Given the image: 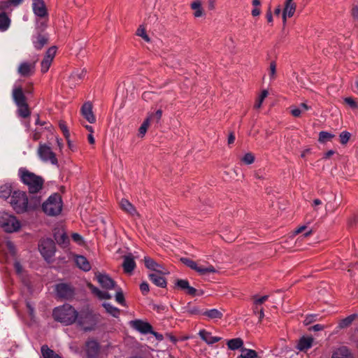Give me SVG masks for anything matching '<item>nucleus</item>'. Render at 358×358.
I'll use <instances>...</instances> for the list:
<instances>
[{
	"instance_id": "obj_11",
	"label": "nucleus",
	"mask_w": 358,
	"mask_h": 358,
	"mask_svg": "<svg viewBox=\"0 0 358 358\" xmlns=\"http://www.w3.org/2000/svg\"><path fill=\"white\" fill-rule=\"evenodd\" d=\"M145 266L153 273H158L159 274H169V272L162 264L157 263L154 259L149 257H144Z\"/></svg>"
},
{
	"instance_id": "obj_30",
	"label": "nucleus",
	"mask_w": 358,
	"mask_h": 358,
	"mask_svg": "<svg viewBox=\"0 0 358 358\" xmlns=\"http://www.w3.org/2000/svg\"><path fill=\"white\" fill-rule=\"evenodd\" d=\"M191 8L194 10L195 17H201L204 15V11L201 6V2L199 0H195L191 3Z\"/></svg>"
},
{
	"instance_id": "obj_12",
	"label": "nucleus",
	"mask_w": 358,
	"mask_h": 358,
	"mask_svg": "<svg viewBox=\"0 0 358 358\" xmlns=\"http://www.w3.org/2000/svg\"><path fill=\"white\" fill-rule=\"evenodd\" d=\"M86 358H97L99 353V344L94 340L90 339L85 343Z\"/></svg>"
},
{
	"instance_id": "obj_61",
	"label": "nucleus",
	"mask_w": 358,
	"mask_h": 358,
	"mask_svg": "<svg viewBox=\"0 0 358 358\" xmlns=\"http://www.w3.org/2000/svg\"><path fill=\"white\" fill-rule=\"evenodd\" d=\"M352 15L354 18L358 19V6L353 7L352 10Z\"/></svg>"
},
{
	"instance_id": "obj_2",
	"label": "nucleus",
	"mask_w": 358,
	"mask_h": 358,
	"mask_svg": "<svg viewBox=\"0 0 358 358\" xmlns=\"http://www.w3.org/2000/svg\"><path fill=\"white\" fill-rule=\"evenodd\" d=\"M10 203L17 213H23L36 208L40 204V201L38 199L29 201L24 192L14 191Z\"/></svg>"
},
{
	"instance_id": "obj_52",
	"label": "nucleus",
	"mask_w": 358,
	"mask_h": 358,
	"mask_svg": "<svg viewBox=\"0 0 358 358\" xmlns=\"http://www.w3.org/2000/svg\"><path fill=\"white\" fill-rule=\"evenodd\" d=\"M59 126L60 129L62 131L65 138H69L70 133H69V131L67 128L66 123L63 121H60L59 123Z\"/></svg>"
},
{
	"instance_id": "obj_1",
	"label": "nucleus",
	"mask_w": 358,
	"mask_h": 358,
	"mask_svg": "<svg viewBox=\"0 0 358 358\" xmlns=\"http://www.w3.org/2000/svg\"><path fill=\"white\" fill-rule=\"evenodd\" d=\"M54 319L66 325L73 324L76 320L85 331L92 330L95 325L94 317L91 313L81 312L80 314L69 304H64L54 309Z\"/></svg>"
},
{
	"instance_id": "obj_10",
	"label": "nucleus",
	"mask_w": 358,
	"mask_h": 358,
	"mask_svg": "<svg viewBox=\"0 0 358 358\" xmlns=\"http://www.w3.org/2000/svg\"><path fill=\"white\" fill-rule=\"evenodd\" d=\"M96 279L101 287L106 290L115 289V282L106 273H96Z\"/></svg>"
},
{
	"instance_id": "obj_13",
	"label": "nucleus",
	"mask_w": 358,
	"mask_h": 358,
	"mask_svg": "<svg viewBox=\"0 0 358 358\" xmlns=\"http://www.w3.org/2000/svg\"><path fill=\"white\" fill-rule=\"evenodd\" d=\"M296 8V5L294 0H285V8L282 11V21L285 24L287 17H291L294 15Z\"/></svg>"
},
{
	"instance_id": "obj_33",
	"label": "nucleus",
	"mask_w": 358,
	"mask_h": 358,
	"mask_svg": "<svg viewBox=\"0 0 358 358\" xmlns=\"http://www.w3.org/2000/svg\"><path fill=\"white\" fill-rule=\"evenodd\" d=\"M243 345V341L240 338H233L227 342L228 348L231 350H238L242 348Z\"/></svg>"
},
{
	"instance_id": "obj_38",
	"label": "nucleus",
	"mask_w": 358,
	"mask_h": 358,
	"mask_svg": "<svg viewBox=\"0 0 358 358\" xmlns=\"http://www.w3.org/2000/svg\"><path fill=\"white\" fill-rule=\"evenodd\" d=\"M103 306L105 308L106 312L113 317H118L120 314V310L110 304V303H103Z\"/></svg>"
},
{
	"instance_id": "obj_36",
	"label": "nucleus",
	"mask_w": 358,
	"mask_h": 358,
	"mask_svg": "<svg viewBox=\"0 0 358 358\" xmlns=\"http://www.w3.org/2000/svg\"><path fill=\"white\" fill-rule=\"evenodd\" d=\"M12 192V185L10 183H6L0 187V196L3 199H8Z\"/></svg>"
},
{
	"instance_id": "obj_50",
	"label": "nucleus",
	"mask_w": 358,
	"mask_h": 358,
	"mask_svg": "<svg viewBox=\"0 0 358 358\" xmlns=\"http://www.w3.org/2000/svg\"><path fill=\"white\" fill-rule=\"evenodd\" d=\"M306 229H307L306 226H301L294 231L293 234L296 235V234H299L303 232V231H306V232L304 234V236L307 237L312 234V230L311 229L306 230Z\"/></svg>"
},
{
	"instance_id": "obj_41",
	"label": "nucleus",
	"mask_w": 358,
	"mask_h": 358,
	"mask_svg": "<svg viewBox=\"0 0 358 358\" xmlns=\"http://www.w3.org/2000/svg\"><path fill=\"white\" fill-rule=\"evenodd\" d=\"M18 109L17 112L20 116L22 117H27L30 115V111L28 108L27 103H24L20 105H17Z\"/></svg>"
},
{
	"instance_id": "obj_48",
	"label": "nucleus",
	"mask_w": 358,
	"mask_h": 358,
	"mask_svg": "<svg viewBox=\"0 0 358 358\" xmlns=\"http://www.w3.org/2000/svg\"><path fill=\"white\" fill-rule=\"evenodd\" d=\"M350 136L351 134L350 132L346 131H342L339 135L341 143L343 145H345L349 141Z\"/></svg>"
},
{
	"instance_id": "obj_26",
	"label": "nucleus",
	"mask_w": 358,
	"mask_h": 358,
	"mask_svg": "<svg viewBox=\"0 0 358 358\" xmlns=\"http://www.w3.org/2000/svg\"><path fill=\"white\" fill-rule=\"evenodd\" d=\"M313 338L310 336H303L299 341L297 349L300 351H306L312 347Z\"/></svg>"
},
{
	"instance_id": "obj_44",
	"label": "nucleus",
	"mask_w": 358,
	"mask_h": 358,
	"mask_svg": "<svg viewBox=\"0 0 358 358\" xmlns=\"http://www.w3.org/2000/svg\"><path fill=\"white\" fill-rule=\"evenodd\" d=\"M136 35L141 37L146 42L150 41V38L146 34L145 29L143 25L139 26V27L137 29Z\"/></svg>"
},
{
	"instance_id": "obj_54",
	"label": "nucleus",
	"mask_w": 358,
	"mask_h": 358,
	"mask_svg": "<svg viewBox=\"0 0 358 358\" xmlns=\"http://www.w3.org/2000/svg\"><path fill=\"white\" fill-rule=\"evenodd\" d=\"M344 101L352 108H358V103L352 98L346 97V98H345Z\"/></svg>"
},
{
	"instance_id": "obj_43",
	"label": "nucleus",
	"mask_w": 358,
	"mask_h": 358,
	"mask_svg": "<svg viewBox=\"0 0 358 358\" xmlns=\"http://www.w3.org/2000/svg\"><path fill=\"white\" fill-rule=\"evenodd\" d=\"M356 317V315H350L345 317V319L342 320L338 324L339 328L343 329L352 324V322L354 321L355 318Z\"/></svg>"
},
{
	"instance_id": "obj_7",
	"label": "nucleus",
	"mask_w": 358,
	"mask_h": 358,
	"mask_svg": "<svg viewBox=\"0 0 358 358\" xmlns=\"http://www.w3.org/2000/svg\"><path fill=\"white\" fill-rule=\"evenodd\" d=\"M38 155L43 162L50 163L52 165L57 164L58 161L56 155L50 146L45 144H40L38 148Z\"/></svg>"
},
{
	"instance_id": "obj_34",
	"label": "nucleus",
	"mask_w": 358,
	"mask_h": 358,
	"mask_svg": "<svg viewBox=\"0 0 358 358\" xmlns=\"http://www.w3.org/2000/svg\"><path fill=\"white\" fill-rule=\"evenodd\" d=\"M10 24V18L4 13H0V31H6Z\"/></svg>"
},
{
	"instance_id": "obj_4",
	"label": "nucleus",
	"mask_w": 358,
	"mask_h": 358,
	"mask_svg": "<svg viewBox=\"0 0 358 358\" xmlns=\"http://www.w3.org/2000/svg\"><path fill=\"white\" fill-rule=\"evenodd\" d=\"M43 210L45 214L50 216L59 215L62 210V201L59 194H54L49 196L43 204Z\"/></svg>"
},
{
	"instance_id": "obj_45",
	"label": "nucleus",
	"mask_w": 358,
	"mask_h": 358,
	"mask_svg": "<svg viewBox=\"0 0 358 358\" xmlns=\"http://www.w3.org/2000/svg\"><path fill=\"white\" fill-rule=\"evenodd\" d=\"M268 92L266 90H264L262 92L261 94L257 98V99L255 103V108H259L262 106L264 100L268 96Z\"/></svg>"
},
{
	"instance_id": "obj_35",
	"label": "nucleus",
	"mask_w": 358,
	"mask_h": 358,
	"mask_svg": "<svg viewBox=\"0 0 358 358\" xmlns=\"http://www.w3.org/2000/svg\"><path fill=\"white\" fill-rule=\"evenodd\" d=\"M41 353L43 358H61L59 355L56 354L47 345H43L41 347Z\"/></svg>"
},
{
	"instance_id": "obj_32",
	"label": "nucleus",
	"mask_w": 358,
	"mask_h": 358,
	"mask_svg": "<svg viewBox=\"0 0 358 358\" xmlns=\"http://www.w3.org/2000/svg\"><path fill=\"white\" fill-rule=\"evenodd\" d=\"M309 109L310 106H308L306 103H302L297 107H292L290 112L294 117H298Z\"/></svg>"
},
{
	"instance_id": "obj_20",
	"label": "nucleus",
	"mask_w": 358,
	"mask_h": 358,
	"mask_svg": "<svg viewBox=\"0 0 358 358\" xmlns=\"http://www.w3.org/2000/svg\"><path fill=\"white\" fill-rule=\"evenodd\" d=\"M202 315L208 320L217 321L222 319L223 317V313L222 310L212 308L203 311L202 313Z\"/></svg>"
},
{
	"instance_id": "obj_21",
	"label": "nucleus",
	"mask_w": 358,
	"mask_h": 358,
	"mask_svg": "<svg viewBox=\"0 0 358 358\" xmlns=\"http://www.w3.org/2000/svg\"><path fill=\"white\" fill-rule=\"evenodd\" d=\"M12 95L16 105L26 103L25 96L22 92V89L20 85H14Z\"/></svg>"
},
{
	"instance_id": "obj_23",
	"label": "nucleus",
	"mask_w": 358,
	"mask_h": 358,
	"mask_svg": "<svg viewBox=\"0 0 358 358\" xmlns=\"http://www.w3.org/2000/svg\"><path fill=\"white\" fill-rule=\"evenodd\" d=\"M166 274H159L158 273H149V279L157 286L159 287H165L166 286V280L164 275Z\"/></svg>"
},
{
	"instance_id": "obj_28",
	"label": "nucleus",
	"mask_w": 358,
	"mask_h": 358,
	"mask_svg": "<svg viewBox=\"0 0 358 358\" xmlns=\"http://www.w3.org/2000/svg\"><path fill=\"white\" fill-rule=\"evenodd\" d=\"M75 262L77 266L84 271H88L91 268V266L87 259L82 255H78L75 257Z\"/></svg>"
},
{
	"instance_id": "obj_16",
	"label": "nucleus",
	"mask_w": 358,
	"mask_h": 358,
	"mask_svg": "<svg viewBox=\"0 0 358 358\" xmlns=\"http://www.w3.org/2000/svg\"><path fill=\"white\" fill-rule=\"evenodd\" d=\"M35 63L22 62L18 67V73L24 77H27L34 72Z\"/></svg>"
},
{
	"instance_id": "obj_63",
	"label": "nucleus",
	"mask_w": 358,
	"mask_h": 358,
	"mask_svg": "<svg viewBox=\"0 0 358 358\" xmlns=\"http://www.w3.org/2000/svg\"><path fill=\"white\" fill-rule=\"evenodd\" d=\"M252 16H258L260 15V10L257 8V7H255L252 10Z\"/></svg>"
},
{
	"instance_id": "obj_15",
	"label": "nucleus",
	"mask_w": 358,
	"mask_h": 358,
	"mask_svg": "<svg viewBox=\"0 0 358 358\" xmlns=\"http://www.w3.org/2000/svg\"><path fill=\"white\" fill-rule=\"evenodd\" d=\"M33 11L40 17H44L48 15L47 9L43 0H33Z\"/></svg>"
},
{
	"instance_id": "obj_3",
	"label": "nucleus",
	"mask_w": 358,
	"mask_h": 358,
	"mask_svg": "<svg viewBox=\"0 0 358 358\" xmlns=\"http://www.w3.org/2000/svg\"><path fill=\"white\" fill-rule=\"evenodd\" d=\"M19 176L22 182L28 187L29 192L36 193L42 189L43 180L41 177L22 168L19 169Z\"/></svg>"
},
{
	"instance_id": "obj_51",
	"label": "nucleus",
	"mask_w": 358,
	"mask_h": 358,
	"mask_svg": "<svg viewBox=\"0 0 358 358\" xmlns=\"http://www.w3.org/2000/svg\"><path fill=\"white\" fill-rule=\"evenodd\" d=\"M241 160L244 164L249 165L254 162L255 157L252 153L248 152L243 156Z\"/></svg>"
},
{
	"instance_id": "obj_27",
	"label": "nucleus",
	"mask_w": 358,
	"mask_h": 358,
	"mask_svg": "<svg viewBox=\"0 0 358 358\" xmlns=\"http://www.w3.org/2000/svg\"><path fill=\"white\" fill-rule=\"evenodd\" d=\"M176 286L188 294L194 296L196 293V289L191 287L187 280H178L176 282Z\"/></svg>"
},
{
	"instance_id": "obj_9",
	"label": "nucleus",
	"mask_w": 358,
	"mask_h": 358,
	"mask_svg": "<svg viewBox=\"0 0 358 358\" xmlns=\"http://www.w3.org/2000/svg\"><path fill=\"white\" fill-rule=\"evenodd\" d=\"M56 52L57 48L55 46H52L47 50L45 55L41 64V71L42 73H46L49 70L52 60L56 55Z\"/></svg>"
},
{
	"instance_id": "obj_47",
	"label": "nucleus",
	"mask_w": 358,
	"mask_h": 358,
	"mask_svg": "<svg viewBox=\"0 0 358 358\" xmlns=\"http://www.w3.org/2000/svg\"><path fill=\"white\" fill-rule=\"evenodd\" d=\"M115 300L118 303L125 306L124 294L120 288L116 289Z\"/></svg>"
},
{
	"instance_id": "obj_31",
	"label": "nucleus",
	"mask_w": 358,
	"mask_h": 358,
	"mask_svg": "<svg viewBox=\"0 0 358 358\" xmlns=\"http://www.w3.org/2000/svg\"><path fill=\"white\" fill-rule=\"evenodd\" d=\"M332 358H352V355L346 347H341L334 352Z\"/></svg>"
},
{
	"instance_id": "obj_40",
	"label": "nucleus",
	"mask_w": 358,
	"mask_h": 358,
	"mask_svg": "<svg viewBox=\"0 0 358 358\" xmlns=\"http://www.w3.org/2000/svg\"><path fill=\"white\" fill-rule=\"evenodd\" d=\"M150 123V117H148L143 121V122L142 123V124L141 125V127L138 129V136L139 137H141V138L144 137V136L145 135L147 130L149 127Z\"/></svg>"
},
{
	"instance_id": "obj_6",
	"label": "nucleus",
	"mask_w": 358,
	"mask_h": 358,
	"mask_svg": "<svg viewBox=\"0 0 358 358\" xmlns=\"http://www.w3.org/2000/svg\"><path fill=\"white\" fill-rule=\"evenodd\" d=\"M181 261L186 266L189 267L190 268L196 271L201 275H205L209 273H215L217 272V270L210 264H202L200 262H194L187 258H182Z\"/></svg>"
},
{
	"instance_id": "obj_57",
	"label": "nucleus",
	"mask_w": 358,
	"mask_h": 358,
	"mask_svg": "<svg viewBox=\"0 0 358 358\" xmlns=\"http://www.w3.org/2000/svg\"><path fill=\"white\" fill-rule=\"evenodd\" d=\"M72 239L73 240V241H75L76 243L80 245H83L84 243L83 237L77 233H74L72 234Z\"/></svg>"
},
{
	"instance_id": "obj_25",
	"label": "nucleus",
	"mask_w": 358,
	"mask_h": 358,
	"mask_svg": "<svg viewBox=\"0 0 358 358\" xmlns=\"http://www.w3.org/2000/svg\"><path fill=\"white\" fill-rule=\"evenodd\" d=\"M120 206L122 210L131 216L135 217L139 215L134 206L127 199H122L120 202Z\"/></svg>"
},
{
	"instance_id": "obj_56",
	"label": "nucleus",
	"mask_w": 358,
	"mask_h": 358,
	"mask_svg": "<svg viewBox=\"0 0 358 358\" xmlns=\"http://www.w3.org/2000/svg\"><path fill=\"white\" fill-rule=\"evenodd\" d=\"M6 247L10 254H12V255L15 254V252H16L15 247L14 244L10 241H7L6 242Z\"/></svg>"
},
{
	"instance_id": "obj_37",
	"label": "nucleus",
	"mask_w": 358,
	"mask_h": 358,
	"mask_svg": "<svg viewBox=\"0 0 358 358\" xmlns=\"http://www.w3.org/2000/svg\"><path fill=\"white\" fill-rule=\"evenodd\" d=\"M48 39L42 35H38L34 39H33L34 46L36 49H41L46 43Z\"/></svg>"
},
{
	"instance_id": "obj_29",
	"label": "nucleus",
	"mask_w": 358,
	"mask_h": 358,
	"mask_svg": "<svg viewBox=\"0 0 358 358\" xmlns=\"http://www.w3.org/2000/svg\"><path fill=\"white\" fill-rule=\"evenodd\" d=\"M88 287L99 299H109L111 298V295L108 292L101 291L92 284H88Z\"/></svg>"
},
{
	"instance_id": "obj_17",
	"label": "nucleus",
	"mask_w": 358,
	"mask_h": 358,
	"mask_svg": "<svg viewBox=\"0 0 358 358\" xmlns=\"http://www.w3.org/2000/svg\"><path fill=\"white\" fill-rule=\"evenodd\" d=\"M130 324L133 328L142 334L152 332V327L150 324L139 320H132Z\"/></svg>"
},
{
	"instance_id": "obj_19",
	"label": "nucleus",
	"mask_w": 358,
	"mask_h": 358,
	"mask_svg": "<svg viewBox=\"0 0 358 358\" xmlns=\"http://www.w3.org/2000/svg\"><path fill=\"white\" fill-rule=\"evenodd\" d=\"M122 267L127 273H131L136 267V262L132 255H125L123 259Z\"/></svg>"
},
{
	"instance_id": "obj_14",
	"label": "nucleus",
	"mask_w": 358,
	"mask_h": 358,
	"mask_svg": "<svg viewBox=\"0 0 358 358\" xmlns=\"http://www.w3.org/2000/svg\"><path fill=\"white\" fill-rule=\"evenodd\" d=\"M81 114L85 119L92 124L96 122V117L92 111V104L90 102H85L81 108Z\"/></svg>"
},
{
	"instance_id": "obj_18",
	"label": "nucleus",
	"mask_w": 358,
	"mask_h": 358,
	"mask_svg": "<svg viewBox=\"0 0 358 358\" xmlns=\"http://www.w3.org/2000/svg\"><path fill=\"white\" fill-rule=\"evenodd\" d=\"M57 296L60 298L68 299L73 294L71 287L66 284H59L55 288Z\"/></svg>"
},
{
	"instance_id": "obj_62",
	"label": "nucleus",
	"mask_w": 358,
	"mask_h": 358,
	"mask_svg": "<svg viewBox=\"0 0 358 358\" xmlns=\"http://www.w3.org/2000/svg\"><path fill=\"white\" fill-rule=\"evenodd\" d=\"M66 139L67 141V143H68V146H69V149H71L72 151H75L76 147L74 146V145L73 144V143L70 140V137L68 138H66Z\"/></svg>"
},
{
	"instance_id": "obj_59",
	"label": "nucleus",
	"mask_w": 358,
	"mask_h": 358,
	"mask_svg": "<svg viewBox=\"0 0 358 358\" xmlns=\"http://www.w3.org/2000/svg\"><path fill=\"white\" fill-rule=\"evenodd\" d=\"M140 289L143 294H146L149 292V285L146 282H143L140 285Z\"/></svg>"
},
{
	"instance_id": "obj_42",
	"label": "nucleus",
	"mask_w": 358,
	"mask_h": 358,
	"mask_svg": "<svg viewBox=\"0 0 358 358\" xmlns=\"http://www.w3.org/2000/svg\"><path fill=\"white\" fill-rule=\"evenodd\" d=\"M241 358H256L257 357V353L251 349L241 348Z\"/></svg>"
},
{
	"instance_id": "obj_64",
	"label": "nucleus",
	"mask_w": 358,
	"mask_h": 358,
	"mask_svg": "<svg viewBox=\"0 0 358 358\" xmlns=\"http://www.w3.org/2000/svg\"><path fill=\"white\" fill-rule=\"evenodd\" d=\"M150 333L153 334L158 341H162L163 339V336L162 334L155 332L152 330Z\"/></svg>"
},
{
	"instance_id": "obj_39",
	"label": "nucleus",
	"mask_w": 358,
	"mask_h": 358,
	"mask_svg": "<svg viewBox=\"0 0 358 358\" xmlns=\"http://www.w3.org/2000/svg\"><path fill=\"white\" fill-rule=\"evenodd\" d=\"M334 136L335 135L331 133L322 131L319 133L318 141L321 143H325L328 141H331V139L334 138Z\"/></svg>"
},
{
	"instance_id": "obj_22",
	"label": "nucleus",
	"mask_w": 358,
	"mask_h": 358,
	"mask_svg": "<svg viewBox=\"0 0 358 358\" xmlns=\"http://www.w3.org/2000/svg\"><path fill=\"white\" fill-rule=\"evenodd\" d=\"M86 71L84 69L74 71L69 77V85L75 87L78 82L80 81L85 76Z\"/></svg>"
},
{
	"instance_id": "obj_24",
	"label": "nucleus",
	"mask_w": 358,
	"mask_h": 358,
	"mask_svg": "<svg viewBox=\"0 0 358 358\" xmlns=\"http://www.w3.org/2000/svg\"><path fill=\"white\" fill-rule=\"evenodd\" d=\"M201 338L208 345L214 344L220 341L221 338L212 336L211 333L202 329L199 332Z\"/></svg>"
},
{
	"instance_id": "obj_55",
	"label": "nucleus",
	"mask_w": 358,
	"mask_h": 358,
	"mask_svg": "<svg viewBox=\"0 0 358 358\" xmlns=\"http://www.w3.org/2000/svg\"><path fill=\"white\" fill-rule=\"evenodd\" d=\"M276 73V64L274 62L270 64L269 67V76L271 79H274Z\"/></svg>"
},
{
	"instance_id": "obj_5",
	"label": "nucleus",
	"mask_w": 358,
	"mask_h": 358,
	"mask_svg": "<svg viewBox=\"0 0 358 358\" xmlns=\"http://www.w3.org/2000/svg\"><path fill=\"white\" fill-rule=\"evenodd\" d=\"M0 227L6 232L13 233L20 229L21 224L13 215L1 212L0 213Z\"/></svg>"
},
{
	"instance_id": "obj_58",
	"label": "nucleus",
	"mask_w": 358,
	"mask_h": 358,
	"mask_svg": "<svg viewBox=\"0 0 358 358\" xmlns=\"http://www.w3.org/2000/svg\"><path fill=\"white\" fill-rule=\"evenodd\" d=\"M268 296L267 295H265V296H263L262 297H259V298H257V299H255L254 300V304L255 306H260L261 304H262L264 302H265L267 299H268Z\"/></svg>"
},
{
	"instance_id": "obj_46",
	"label": "nucleus",
	"mask_w": 358,
	"mask_h": 358,
	"mask_svg": "<svg viewBox=\"0 0 358 358\" xmlns=\"http://www.w3.org/2000/svg\"><path fill=\"white\" fill-rule=\"evenodd\" d=\"M22 1L23 0H8L7 1L2 2L0 6L1 9L6 10L10 5L17 6L22 2Z\"/></svg>"
},
{
	"instance_id": "obj_60",
	"label": "nucleus",
	"mask_w": 358,
	"mask_h": 358,
	"mask_svg": "<svg viewBox=\"0 0 358 358\" xmlns=\"http://www.w3.org/2000/svg\"><path fill=\"white\" fill-rule=\"evenodd\" d=\"M324 329V326L322 325V324H315L314 326H313L312 327L310 328V329L314 331H321Z\"/></svg>"
},
{
	"instance_id": "obj_8",
	"label": "nucleus",
	"mask_w": 358,
	"mask_h": 358,
	"mask_svg": "<svg viewBox=\"0 0 358 358\" xmlns=\"http://www.w3.org/2000/svg\"><path fill=\"white\" fill-rule=\"evenodd\" d=\"M39 251L45 259L48 260L55 255L54 241L50 238L42 240L39 244Z\"/></svg>"
},
{
	"instance_id": "obj_53",
	"label": "nucleus",
	"mask_w": 358,
	"mask_h": 358,
	"mask_svg": "<svg viewBox=\"0 0 358 358\" xmlns=\"http://www.w3.org/2000/svg\"><path fill=\"white\" fill-rule=\"evenodd\" d=\"M317 315H307L303 321L305 325H308L317 320Z\"/></svg>"
},
{
	"instance_id": "obj_49",
	"label": "nucleus",
	"mask_w": 358,
	"mask_h": 358,
	"mask_svg": "<svg viewBox=\"0 0 358 358\" xmlns=\"http://www.w3.org/2000/svg\"><path fill=\"white\" fill-rule=\"evenodd\" d=\"M14 268L15 270L16 273L20 276L22 277L24 274V271L23 268V266L20 264V262L18 260H15L14 262Z\"/></svg>"
}]
</instances>
